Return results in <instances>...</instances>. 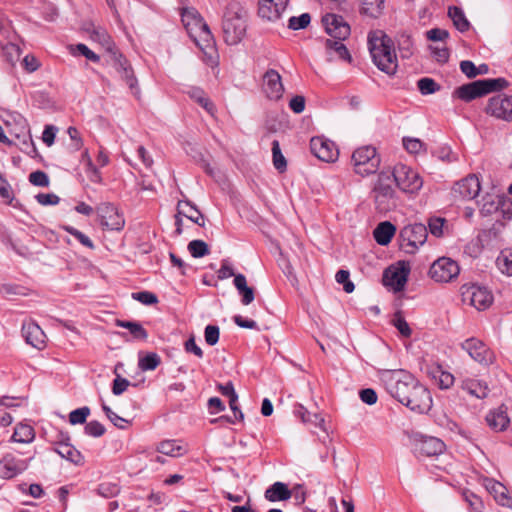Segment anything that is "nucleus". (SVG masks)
<instances>
[{
  "instance_id": "obj_1",
  "label": "nucleus",
  "mask_w": 512,
  "mask_h": 512,
  "mask_svg": "<svg viewBox=\"0 0 512 512\" xmlns=\"http://www.w3.org/2000/svg\"><path fill=\"white\" fill-rule=\"evenodd\" d=\"M388 393L411 411L424 414L432 407L429 390L409 372L398 370H382L379 373Z\"/></svg>"
},
{
  "instance_id": "obj_2",
  "label": "nucleus",
  "mask_w": 512,
  "mask_h": 512,
  "mask_svg": "<svg viewBox=\"0 0 512 512\" xmlns=\"http://www.w3.org/2000/svg\"><path fill=\"white\" fill-rule=\"evenodd\" d=\"M181 18L190 38L203 51L206 64L217 68L219 56L215 50L214 39L200 13L193 7L184 8Z\"/></svg>"
},
{
  "instance_id": "obj_3",
  "label": "nucleus",
  "mask_w": 512,
  "mask_h": 512,
  "mask_svg": "<svg viewBox=\"0 0 512 512\" xmlns=\"http://www.w3.org/2000/svg\"><path fill=\"white\" fill-rule=\"evenodd\" d=\"M368 44L374 64L386 74L394 75L398 61L392 39L382 30H376L369 33Z\"/></svg>"
},
{
  "instance_id": "obj_4",
  "label": "nucleus",
  "mask_w": 512,
  "mask_h": 512,
  "mask_svg": "<svg viewBox=\"0 0 512 512\" xmlns=\"http://www.w3.org/2000/svg\"><path fill=\"white\" fill-rule=\"evenodd\" d=\"M246 9L237 1L226 7V44H237L246 32Z\"/></svg>"
},
{
  "instance_id": "obj_5",
  "label": "nucleus",
  "mask_w": 512,
  "mask_h": 512,
  "mask_svg": "<svg viewBox=\"0 0 512 512\" xmlns=\"http://www.w3.org/2000/svg\"><path fill=\"white\" fill-rule=\"evenodd\" d=\"M507 87L508 82L504 78L482 79L458 87L454 91V95L465 102H470L490 92L501 91Z\"/></svg>"
},
{
  "instance_id": "obj_6",
  "label": "nucleus",
  "mask_w": 512,
  "mask_h": 512,
  "mask_svg": "<svg viewBox=\"0 0 512 512\" xmlns=\"http://www.w3.org/2000/svg\"><path fill=\"white\" fill-rule=\"evenodd\" d=\"M393 179L389 171H382L373 187V199L379 212H388L396 207L395 190L392 187Z\"/></svg>"
},
{
  "instance_id": "obj_7",
  "label": "nucleus",
  "mask_w": 512,
  "mask_h": 512,
  "mask_svg": "<svg viewBox=\"0 0 512 512\" xmlns=\"http://www.w3.org/2000/svg\"><path fill=\"white\" fill-rule=\"evenodd\" d=\"M380 162L381 159L376 148L371 145L357 148L351 156L354 172L360 176L374 174L378 170Z\"/></svg>"
},
{
  "instance_id": "obj_8",
  "label": "nucleus",
  "mask_w": 512,
  "mask_h": 512,
  "mask_svg": "<svg viewBox=\"0 0 512 512\" xmlns=\"http://www.w3.org/2000/svg\"><path fill=\"white\" fill-rule=\"evenodd\" d=\"M428 236L427 227L422 223H414L404 226L399 233L400 247L408 253L414 254L425 244Z\"/></svg>"
},
{
  "instance_id": "obj_9",
  "label": "nucleus",
  "mask_w": 512,
  "mask_h": 512,
  "mask_svg": "<svg viewBox=\"0 0 512 512\" xmlns=\"http://www.w3.org/2000/svg\"><path fill=\"white\" fill-rule=\"evenodd\" d=\"M390 174L393 181L403 192L415 193L419 191L423 185L419 174L404 164L399 163L395 165Z\"/></svg>"
},
{
  "instance_id": "obj_10",
  "label": "nucleus",
  "mask_w": 512,
  "mask_h": 512,
  "mask_svg": "<svg viewBox=\"0 0 512 512\" xmlns=\"http://www.w3.org/2000/svg\"><path fill=\"white\" fill-rule=\"evenodd\" d=\"M490 117L503 121L512 122V95L500 93L490 97L484 109Z\"/></svg>"
},
{
  "instance_id": "obj_11",
  "label": "nucleus",
  "mask_w": 512,
  "mask_h": 512,
  "mask_svg": "<svg viewBox=\"0 0 512 512\" xmlns=\"http://www.w3.org/2000/svg\"><path fill=\"white\" fill-rule=\"evenodd\" d=\"M460 273L458 263L451 258L441 257L433 262L429 269L430 277L439 283H447L455 279Z\"/></svg>"
},
{
  "instance_id": "obj_12",
  "label": "nucleus",
  "mask_w": 512,
  "mask_h": 512,
  "mask_svg": "<svg viewBox=\"0 0 512 512\" xmlns=\"http://www.w3.org/2000/svg\"><path fill=\"white\" fill-rule=\"evenodd\" d=\"M410 273V267L404 262H399L396 266L388 267L383 273V284L394 292L404 290Z\"/></svg>"
},
{
  "instance_id": "obj_13",
  "label": "nucleus",
  "mask_w": 512,
  "mask_h": 512,
  "mask_svg": "<svg viewBox=\"0 0 512 512\" xmlns=\"http://www.w3.org/2000/svg\"><path fill=\"white\" fill-rule=\"evenodd\" d=\"M103 227L111 231H121L125 226V219L118 209L109 202H104L96 207Z\"/></svg>"
},
{
  "instance_id": "obj_14",
  "label": "nucleus",
  "mask_w": 512,
  "mask_h": 512,
  "mask_svg": "<svg viewBox=\"0 0 512 512\" xmlns=\"http://www.w3.org/2000/svg\"><path fill=\"white\" fill-rule=\"evenodd\" d=\"M461 290L463 301H469V303L479 311L487 309L493 302L492 294L484 287L464 285Z\"/></svg>"
},
{
  "instance_id": "obj_15",
  "label": "nucleus",
  "mask_w": 512,
  "mask_h": 512,
  "mask_svg": "<svg viewBox=\"0 0 512 512\" xmlns=\"http://www.w3.org/2000/svg\"><path fill=\"white\" fill-rule=\"evenodd\" d=\"M480 181L474 174L456 182L452 188V196L455 201L472 200L479 195Z\"/></svg>"
},
{
  "instance_id": "obj_16",
  "label": "nucleus",
  "mask_w": 512,
  "mask_h": 512,
  "mask_svg": "<svg viewBox=\"0 0 512 512\" xmlns=\"http://www.w3.org/2000/svg\"><path fill=\"white\" fill-rule=\"evenodd\" d=\"M462 348L467 351L469 356L481 365L488 366L495 360L493 351L481 340L470 338L461 344Z\"/></svg>"
},
{
  "instance_id": "obj_17",
  "label": "nucleus",
  "mask_w": 512,
  "mask_h": 512,
  "mask_svg": "<svg viewBox=\"0 0 512 512\" xmlns=\"http://www.w3.org/2000/svg\"><path fill=\"white\" fill-rule=\"evenodd\" d=\"M444 450L445 444L439 438L426 435H416L414 437V452L418 456H437L442 454Z\"/></svg>"
},
{
  "instance_id": "obj_18",
  "label": "nucleus",
  "mask_w": 512,
  "mask_h": 512,
  "mask_svg": "<svg viewBox=\"0 0 512 512\" xmlns=\"http://www.w3.org/2000/svg\"><path fill=\"white\" fill-rule=\"evenodd\" d=\"M310 151L319 160L328 163L335 162L339 155L335 143L320 136L313 137L310 140Z\"/></svg>"
},
{
  "instance_id": "obj_19",
  "label": "nucleus",
  "mask_w": 512,
  "mask_h": 512,
  "mask_svg": "<svg viewBox=\"0 0 512 512\" xmlns=\"http://www.w3.org/2000/svg\"><path fill=\"white\" fill-rule=\"evenodd\" d=\"M325 31L333 39L345 40L350 35V26L342 16L326 14L322 18Z\"/></svg>"
},
{
  "instance_id": "obj_20",
  "label": "nucleus",
  "mask_w": 512,
  "mask_h": 512,
  "mask_svg": "<svg viewBox=\"0 0 512 512\" xmlns=\"http://www.w3.org/2000/svg\"><path fill=\"white\" fill-rule=\"evenodd\" d=\"M69 441V434L61 432L58 440L54 443V451L69 462L75 465H82L84 462L82 454Z\"/></svg>"
},
{
  "instance_id": "obj_21",
  "label": "nucleus",
  "mask_w": 512,
  "mask_h": 512,
  "mask_svg": "<svg viewBox=\"0 0 512 512\" xmlns=\"http://www.w3.org/2000/svg\"><path fill=\"white\" fill-rule=\"evenodd\" d=\"M29 460H21L17 459L16 456L12 453L5 454L0 459V478L2 479H11L17 476L18 474L25 471L29 465Z\"/></svg>"
},
{
  "instance_id": "obj_22",
  "label": "nucleus",
  "mask_w": 512,
  "mask_h": 512,
  "mask_svg": "<svg viewBox=\"0 0 512 512\" xmlns=\"http://www.w3.org/2000/svg\"><path fill=\"white\" fill-rule=\"evenodd\" d=\"M289 0H258V15L268 21L278 20L286 10Z\"/></svg>"
},
{
  "instance_id": "obj_23",
  "label": "nucleus",
  "mask_w": 512,
  "mask_h": 512,
  "mask_svg": "<svg viewBox=\"0 0 512 512\" xmlns=\"http://www.w3.org/2000/svg\"><path fill=\"white\" fill-rule=\"evenodd\" d=\"M228 277H234L233 285L241 297V303L243 305L252 303L255 298L254 289L247 285L246 277L243 274H235L233 268L226 263V278Z\"/></svg>"
},
{
  "instance_id": "obj_24",
  "label": "nucleus",
  "mask_w": 512,
  "mask_h": 512,
  "mask_svg": "<svg viewBox=\"0 0 512 512\" xmlns=\"http://www.w3.org/2000/svg\"><path fill=\"white\" fill-rule=\"evenodd\" d=\"M264 92L269 99L279 100L284 92L280 74L274 70L269 69L263 77Z\"/></svg>"
},
{
  "instance_id": "obj_25",
  "label": "nucleus",
  "mask_w": 512,
  "mask_h": 512,
  "mask_svg": "<svg viewBox=\"0 0 512 512\" xmlns=\"http://www.w3.org/2000/svg\"><path fill=\"white\" fill-rule=\"evenodd\" d=\"M22 335L27 344L41 350L45 347L46 335L35 322H25L22 325Z\"/></svg>"
},
{
  "instance_id": "obj_26",
  "label": "nucleus",
  "mask_w": 512,
  "mask_h": 512,
  "mask_svg": "<svg viewBox=\"0 0 512 512\" xmlns=\"http://www.w3.org/2000/svg\"><path fill=\"white\" fill-rule=\"evenodd\" d=\"M225 393L226 398H228L230 410L233 414V416L230 417L226 416V422L232 424L243 422L244 414L238 405V395L231 382H226Z\"/></svg>"
},
{
  "instance_id": "obj_27",
  "label": "nucleus",
  "mask_w": 512,
  "mask_h": 512,
  "mask_svg": "<svg viewBox=\"0 0 512 512\" xmlns=\"http://www.w3.org/2000/svg\"><path fill=\"white\" fill-rule=\"evenodd\" d=\"M484 485L487 491L493 495L498 504L504 507H511L512 501L507 494V488L494 479H485Z\"/></svg>"
},
{
  "instance_id": "obj_28",
  "label": "nucleus",
  "mask_w": 512,
  "mask_h": 512,
  "mask_svg": "<svg viewBox=\"0 0 512 512\" xmlns=\"http://www.w3.org/2000/svg\"><path fill=\"white\" fill-rule=\"evenodd\" d=\"M177 212L192 221L193 223L204 226V217L197 207L188 200H180L177 204Z\"/></svg>"
},
{
  "instance_id": "obj_29",
  "label": "nucleus",
  "mask_w": 512,
  "mask_h": 512,
  "mask_svg": "<svg viewBox=\"0 0 512 512\" xmlns=\"http://www.w3.org/2000/svg\"><path fill=\"white\" fill-rule=\"evenodd\" d=\"M396 227L389 221L379 223L373 231L375 241L382 246L388 245L395 235Z\"/></svg>"
},
{
  "instance_id": "obj_30",
  "label": "nucleus",
  "mask_w": 512,
  "mask_h": 512,
  "mask_svg": "<svg viewBox=\"0 0 512 512\" xmlns=\"http://www.w3.org/2000/svg\"><path fill=\"white\" fill-rule=\"evenodd\" d=\"M265 498L270 502L286 501L291 498V491L282 482H275L265 491Z\"/></svg>"
},
{
  "instance_id": "obj_31",
  "label": "nucleus",
  "mask_w": 512,
  "mask_h": 512,
  "mask_svg": "<svg viewBox=\"0 0 512 512\" xmlns=\"http://www.w3.org/2000/svg\"><path fill=\"white\" fill-rule=\"evenodd\" d=\"M461 388L478 399H483L488 395L487 385L476 379L467 378L463 380Z\"/></svg>"
},
{
  "instance_id": "obj_32",
  "label": "nucleus",
  "mask_w": 512,
  "mask_h": 512,
  "mask_svg": "<svg viewBox=\"0 0 512 512\" xmlns=\"http://www.w3.org/2000/svg\"><path fill=\"white\" fill-rule=\"evenodd\" d=\"M489 427L495 431H503L509 424V418L505 411L501 409L490 411L486 416Z\"/></svg>"
},
{
  "instance_id": "obj_33",
  "label": "nucleus",
  "mask_w": 512,
  "mask_h": 512,
  "mask_svg": "<svg viewBox=\"0 0 512 512\" xmlns=\"http://www.w3.org/2000/svg\"><path fill=\"white\" fill-rule=\"evenodd\" d=\"M35 438V430L31 425L19 423L14 428L11 441L16 443H31Z\"/></svg>"
},
{
  "instance_id": "obj_34",
  "label": "nucleus",
  "mask_w": 512,
  "mask_h": 512,
  "mask_svg": "<svg viewBox=\"0 0 512 512\" xmlns=\"http://www.w3.org/2000/svg\"><path fill=\"white\" fill-rule=\"evenodd\" d=\"M502 203V197L494 194H486L480 202V212L483 216H488L499 212Z\"/></svg>"
},
{
  "instance_id": "obj_35",
  "label": "nucleus",
  "mask_w": 512,
  "mask_h": 512,
  "mask_svg": "<svg viewBox=\"0 0 512 512\" xmlns=\"http://www.w3.org/2000/svg\"><path fill=\"white\" fill-rule=\"evenodd\" d=\"M448 16L452 20L455 28L460 32H466L470 28V22L466 18L464 11L457 6L448 8Z\"/></svg>"
},
{
  "instance_id": "obj_36",
  "label": "nucleus",
  "mask_w": 512,
  "mask_h": 512,
  "mask_svg": "<svg viewBox=\"0 0 512 512\" xmlns=\"http://www.w3.org/2000/svg\"><path fill=\"white\" fill-rule=\"evenodd\" d=\"M157 451L167 456L179 457L182 456L186 449L176 440H164L157 446Z\"/></svg>"
},
{
  "instance_id": "obj_37",
  "label": "nucleus",
  "mask_w": 512,
  "mask_h": 512,
  "mask_svg": "<svg viewBox=\"0 0 512 512\" xmlns=\"http://www.w3.org/2000/svg\"><path fill=\"white\" fill-rule=\"evenodd\" d=\"M116 326L129 330L132 337L136 340L145 341L148 338V332L139 322L116 320Z\"/></svg>"
},
{
  "instance_id": "obj_38",
  "label": "nucleus",
  "mask_w": 512,
  "mask_h": 512,
  "mask_svg": "<svg viewBox=\"0 0 512 512\" xmlns=\"http://www.w3.org/2000/svg\"><path fill=\"white\" fill-rule=\"evenodd\" d=\"M361 13L372 17H379L384 9V0H360Z\"/></svg>"
},
{
  "instance_id": "obj_39",
  "label": "nucleus",
  "mask_w": 512,
  "mask_h": 512,
  "mask_svg": "<svg viewBox=\"0 0 512 512\" xmlns=\"http://www.w3.org/2000/svg\"><path fill=\"white\" fill-rule=\"evenodd\" d=\"M344 40L327 39L325 42L326 49L331 53L334 52L339 59L350 62L351 55L347 47L343 44Z\"/></svg>"
},
{
  "instance_id": "obj_40",
  "label": "nucleus",
  "mask_w": 512,
  "mask_h": 512,
  "mask_svg": "<svg viewBox=\"0 0 512 512\" xmlns=\"http://www.w3.org/2000/svg\"><path fill=\"white\" fill-rule=\"evenodd\" d=\"M21 53L20 47L14 43L10 42L2 46V57L11 67L19 61Z\"/></svg>"
},
{
  "instance_id": "obj_41",
  "label": "nucleus",
  "mask_w": 512,
  "mask_h": 512,
  "mask_svg": "<svg viewBox=\"0 0 512 512\" xmlns=\"http://www.w3.org/2000/svg\"><path fill=\"white\" fill-rule=\"evenodd\" d=\"M498 269L508 276H512V250L505 249L501 251L496 259Z\"/></svg>"
},
{
  "instance_id": "obj_42",
  "label": "nucleus",
  "mask_w": 512,
  "mask_h": 512,
  "mask_svg": "<svg viewBox=\"0 0 512 512\" xmlns=\"http://www.w3.org/2000/svg\"><path fill=\"white\" fill-rule=\"evenodd\" d=\"M431 374L441 389H448L454 383V376L451 373L442 370L441 366H437L433 369Z\"/></svg>"
},
{
  "instance_id": "obj_43",
  "label": "nucleus",
  "mask_w": 512,
  "mask_h": 512,
  "mask_svg": "<svg viewBox=\"0 0 512 512\" xmlns=\"http://www.w3.org/2000/svg\"><path fill=\"white\" fill-rule=\"evenodd\" d=\"M189 95L197 103H199L211 116H214V105L210 102L209 98L206 97L204 91L200 88H192L189 91Z\"/></svg>"
},
{
  "instance_id": "obj_44",
  "label": "nucleus",
  "mask_w": 512,
  "mask_h": 512,
  "mask_svg": "<svg viewBox=\"0 0 512 512\" xmlns=\"http://www.w3.org/2000/svg\"><path fill=\"white\" fill-rule=\"evenodd\" d=\"M109 58L114 68L120 74L130 68L129 62L123 57V55L116 48H109Z\"/></svg>"
},
{
  "instance_id": "obj_45",
  "label": "nucleus",
  "mask_w": 512,
  "mask_h": 512,
  "mask_svg": "<svg viewBox=\"0 0 512 512\" xmlns=\"http://www.w3.org/2000/svg\"><path fill=\"white\" fill-rule=\"evenodd\" d=\"M160 363H161L160 356L155 352H151L139 359L138 367L142 371H151V370H155L159 366Z\"/></svg>"
},
{
  "instance_id": "obj_46",
  "label": "nucleus",
  "mask_w": 512,
  "mask_h": 512,
  "mask_svg": "<svg viewBox=\"0 0 512 512\" xmlns=\"http://www.w3.org/2000/svg\"><path fill=\"white\" fill-rule=\"evenodd\" d=\"M272 155H273V164L274 167L279 171L283 172L286 170L287 162L285 157L283 156L280 144L277 140L272 142Z\"/></svg>"
},
{
  "instance_id": "obj_47",
  "label": "nucleus",
  "mask_w": 512,
  "mask_h": 512,
  "mask_svg": "<svg viewBox=\"0 0 512 512\" xmlns=\"http://www.w3.org/2000/svg\"><path fill=\"white\" fill-rule=\"evenodd\" d=\"M188 250L194 258H200L209 253L208 245L202 240H192L188 244Z\"/></svg>"
},
{
  "instance_id": "obj_48",
  "label": "nucleus",
  "mask_w": 512,
  "mask_h": 512,
  "mask_svg": "<svg viewBox=\"0 0 512 512\" xmlns=\"http://www.w3.org/2000/svg\"><path fill=\"white\" fill-rule=\"evenodd\" d=\"M62 228L66 232H68L69 234L74 236L83 246H85L89 249H94V244H93L92 240L87 235H85L84 233L79 231L78 229H76L72 226H69V225H64V226H62Z\"/></svg>"
},
{
  "instance_id": "obj_49",
  "label": "nucleus",
  "mask_w": 512,
  "mask_h": 512,
  "mask_svg": "<svg viewBox=\"0 0 512 512\" xmlns=\"http://www.w3.org/2000/svg\"><path fill=\"white\" fill-rule=\"evenodd\" d=\"M89 415H90V408L87 406L75 409V410L71 411L69 414V422L72 425L84 424Z\"/></svg>"
},
{
  "instance_id": "obj_50",
  "label": "nucleus",
  "mask_w": 512,
  "mask_h": 512,
  "mask_svg": "<svg viewBox=\"0 0 512 512\" xmlns=\"http://www.w3.org/2000/svg\"><path fill=\"white\" fill-rule=\"evenodd\" d=\"M120 488L115 483H101L97 488V493L103 498H112L119 494Z\"/></svg>"
},
{
  "instance_id": "obj_51",
  "label": "nucleus",
  "mask_w": 512,
  "mask_h": 512,
  "mask_svg": "<svg viewBox=\"0 0 512 512\" xmlns=\"http://www.w3.org/2000/svg\"><path fill=\"white\" fill-rule=\"evenodd\" d=\"M418 89L423 95L435 93L440 89V86L432 78H421L417 82Z\"/></svg>"
},
{
  "instance_id": "obj_52",
  "label": "nucleus",
  "mask_w": 512,
  "mask_h": 512,
  "mask_svg": "<svg viewBox=\"0 0 512 512\" xmlns=\"http://www.w3.org/2000/svg\"><path fill=\"white\" fill-rule=\"evenodd\" d=\"M446 220L441 217H432L428 221L430 233L435 237H442L444 235V226Z\"/></svg>"
},
{
  "instance_id": "obj_53",
  "label": "nucleus",
  "mask_w": 512,
  "mask_h": 512,
  "mask_svg": "<svg viewBox=\"0 0 512 512\" xmlns=\"http://www.w3.org/2000/svg\"><path fill=\"white\" fill-rule=\"evenodd\" d=\"M311 21V16L309 13H303L299 17H291L289 19L288 27L292 30H299L306 28Z\"/></svg>"
},
{
  "instance_id": "obj_54",
  "label": "nucleus",
  "mask_w": 512,
  "mask_h": 512,
  "mask_svg": "<svg viewBox=\"0 0 512 512\" xmlns=\"http://www.w3.org/2000/svg\"><path fill=\"white\" fill-rule=\"evenodd\" d=\"M102 409L105 412L107 418L118 428L125 429L128 425V421L119 415H117L115 412L112 411V409L107 406L106 404H102Z\"/></svg>"
},
{
  "instance_id": "obj_55",
  "label": "nucleus",
  "mask_w": 512,
  "mask_h": 512,
  "mask_svg": "<svg viewBox=\"0 0 512 512\" xmlns=\"http://www.w3.org/2000/svg\"><path fill=\"white\" fill-rule=\"evenodd\" d=\"M392 322L401 335H403L404 337L411 336L412 331L400 312L395 313Z\"/></svg>"
},
{
  "instance_id": "obj_56",
  "label": "nucleus",
  "mask_w": 512,
  "mask_h": 512,
  "mask_svg": "<svg viewBox=\"0 0 512 512\" xmlns=\"http://www.w3.org/2000/svg\"><path fill=\"white\" fill-rule=\"evenodd\" d=\"M93 39L99 41L103 46L106 47L109 53V48H116L112 43L110 36L103 28H97L93 30Z\"/></svg>"
},
{
  "instance_id": "obj_57",
  "label": "nucleus",
  "mask_w": 512,
  "mask_h": 512,
  "mask_svg": "<svg viewBox=\"0 0 512 512\" xmlns=\"http://www.w3.org/2000/svg\"><path fill=\"white\" fill-rule=\"evenodd\" d=\"M29 181L32 185L38 187H48L50 183L48 175L40 170L30 173Z\"/></svg>"
},
{
  "instance_id": "obj_58",
  "label": "nucleus",
  "mask_w": 512,
  "mask_h": 512,
  "mask_svg": "<svg viewBox=\"0 0 512 512\" xmlns=\"http://www.w3.org/2000/svg\"><path fill=\"white\" fill-rule=\"evenodd\" d=\"M132 298L134 300L139 301L140 303L144 305H153L158 303V298L156 294L149 292V291H141V292H135L132 293Z\"/></svg>"
},
{
  "instance_id": "obj_59",
  "label": "nucleus",
  "mask_w": 512,
  "mask_h": 512,
  "mask_svg": "<svg viewBox=\"0 0 512 512\" xmlns=\"http://www.w3.org/2000/svg\"><path fill=\"white\" fill-rule=\"evenodd\" d=\"M85 433L92 437H100L102 436L106 429L105 427L96 420L90 421L85 425Z\"/></svg>"
},
{
  "instance_id": "obj_60",
  "label": "nucleus",
  "mask_w": 512,
  "mask_h": 512,
  "mask_svg": "<svg viewBox=\"0 0 512 512\" xmlns=\"http://www.w3.org/2000/svg\"><path fill=\"white\" fill-rule=\"evenodd\" d=\"M336 281L343 284V289L346 293L354 291V284L349 280V272L346 270H339L335 275Z\"/></svg>"
},
{
  "instance_id": "obj_61",
  "label": "nucleus",
  "mask_w": 512,
  "mask_h": 512,
  "mask_svg": "<svg viewBox=\"0 0 512 512\" xmlns=\"http://www.w3.org/2000/svg\"><path fill=\"white\" fill-rule=\"evenodd\" d=\"M464 498L472 512H481L483 508V503L477 495L467 491L464 492Z\"/></svg>"
},
{
  "instance_id": "obj_62",
  "label": "nucleus",
  "mask_w": 512,
  "mask_h": 512,
  "mask_svg": "<svg viewBox=\"0 0 512 512\" xmlns=\"http://www.w3.org/2000/svg\"><path fill=\"white\" fill-rule=\"evenodd\" d=\"M121 77L126 81V84L129 86L131 92L137 96L139 94V89L137 87V79L134 76L132 68H128L127 72L124 71L121 73Z\"/></svg>"
},
{
  "instance_id": "obj_63",
  "label": "nucleus",
  "mask_w": 512,
  "mask_h": 512,
  "mask_svg": "<svg viewBox=\"0 0 512 512\" xmlns=\"http://www.w3.org/2000/svg\"><path fill=\"white\" fill-rule=\"evenodd\" d=\"M403 146L411 154H417L423 149V143L417 138H403Z\"/></svg>"
},
{
  "instance_id": "obj_64",
  "label": "nucleus",
  "mask_w": 512,
  "mask_h": 512,
  "mask_svg": "<svg viewBox=\"0 0 512 512\" xmlns=\"http://www.w3.org/2000/svg\"><path fill=\"white\" fill-rule=\"evenodd\" d=\"M219 327L214 325H208L205 328V341L207 344L213 346L215 345L219 340Z\"/></svg>"
}]
</instances>
